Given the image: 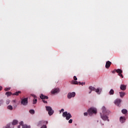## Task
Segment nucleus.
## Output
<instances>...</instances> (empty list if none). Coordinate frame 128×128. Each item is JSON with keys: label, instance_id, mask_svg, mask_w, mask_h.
I'll return each mask as SVG.
<instances>
[{"label": "nucleus", "instance_id": "obj_1", "mask_svg": "<svg viewBox=\"0 0 128 128\" xmlns=\"http://www.w3.org/2000/svg\"><path fill=\"white\" fill-rule=\"evenodd\" d=\"M102 110L103 115L102 113L100 114L102 120H108V122H110L108 117L106 116L110 114V111L108 110H106V107L104 106L102 108Z\"/></svg>", "mask_w": 128, "mask_h": 128}, {"label": "nucleus", "instance_id": "obj_2", "mask_svg": "<svg viewBox=\"0 0 128 128\" xmlns=\"http://www.w3.org/2000/svg\"><path fill=\"white\" fill-rule=\"evenodd\" d=\"M116 72H117V74H118L119 76H120L122 78H124V76L122 75V70L120 69H116L112 71V74H116Z\"/></svg>", "mask_w": 128, "mask_h": 128}, {"label": "nucleus", "instance_id": "obj_3", "mask_svg": "<svg viewBox=\"0 0 128 128\" xmlns=\"http://www.w3.org/2000/svg\"><path fill=\"white\" fill-rule=\"evenodd\" d=\"M63 118H66V119L67 120H68L70 118H72V114L70 112H64L62 113Z\"/></svg>", "mask_w": 128, "mask_h": 128}, {"label": "nucleus", "instance_id": "obj_4", "mask_svg": "<svg viewBox=\"0 0 128 128\" xmlns=\"http://www.w3.org/2000/svg\"><path fill=\"white\" fill-rule=\"evenodd\" d=\"M46 110L48 112V114L49 116H52V114H54V110H52V107L50 106H46Z\"/></svg>", "mask_w": 128, "mask_h": 128}, {"label": "nucleus", "instance_id": "obj_5", "mask_svg": "<svg viewBox=\"0 0 128 128\" xmlns=\"http://www.w3.org/2000/svg\"><path fill=\"white\" fill-rule=\"evenodd\" d=\"M90 116H92V114H96V108H91L88 110Z\"/></svg>", "mask_w": 128, "mask_h": 128}, {"label": "nucleus", "instance_id": "obj_6", "mask_svg": "<svg viewBox=\"0 0 128 128\" xmlns=\"http://www.w3.org/2000/svg\"><path fill=\"white\" fill-rule=\"evenodd\" d=\"M71 84H79V86H80V85L84 86V84H85V83L78 82V81H75L74 80H72L71 81Z\"/></svg>", "mask_w": 128, "mask_h": 128}, {"label": "nucleus", "instance_id": "obj_7", "mask_svg": "<svg viewBox=\"0 0 128 128\" xmlns=\"http://www.w3.org/2000/svg\"><path fill=\"white\" fill-rule=\"evenodd\" d=\"M28 98H24L22 100L21 104H23V106H26L28 104Z\"/></svg>", "mask_w": 128, "mask_h": 128}, {"label": "nucleus", "instance_id": "obj_8", "mask_svg": "<svg viewBox=\"0 0 128 128\" xmlns=\"http://www.w3.org/2000/svg\"><path fill=\"white\" fill-rule=\"evenodd\" d=\"M76 96V92H70L68 94V98H74Z\"/></svg>", "mask_w": 128, "mask_h": 128}, {"label": "nucleus", "instance_id": "obj_9", "mask_svg": "<svg viewBox=\"0 0 128 128\" xmlns=\"http://www.w3.org/2000/svg\"><path fill=\"white\" fill-rule=\"evenodd\" d=\"M52 94H58V92H60V88H56L53 89L52 90Z\"/></svg>", "mask_w": 128, "mask_h": 128}, {"label": "nucleus", "instance_id": "obj_10", "mask_svg": "<svg viewBox=\"0 0 128 128\" xmlns=\"http://www.w3.org/2000/svg\"><path fill=\"white\" fill-rule=\"evenodd\" d=\"M114 102L116 106H118L120 104V102H122V100L120 99H116Z\"/></svg>", "mask_w": 128, "mask_h": 128}, {"label": "nucleus", "instance_id": "obj_11", "mask_svg": "<svg viewBox=\"0 0 128 128\" xmlns=\"http://www.w3.org/2000/svg\"><path fill=\"white\" fill-rule=\"evenodd\" d=\"M48 121H44V120H41V121H40L38 122V126H40V125H42V124H48Z\"/></svg>", "mask_w": 128, "mask_h": 128}, {"label": "nucleus", "instance_id": "obj_12", "mask_svg": "<svg viewBox=\"0 0 128 128\" xmlns=\"http://www.w3.org/2000/svg\"><path fill=\"white\" fill-rule=\"evenodd\" d=\"M31 96H33V98H34L33 100V104H36V102H38V100H36V95L34 94H31Z\"/></svg>", "mask_w": 128, "mask_h": 128}, {"label": "nucleus", "instance_id": "obj_13", "mask_svg": "<svg viewBox=\"0 0 128 128\" xmlns=\"http://www.w3.org/2000/svg\"><path fill=\"white\" fill-rule=\"evenodd\" d=\"M110 64H112V62L110 61H107L106 64V68H110Z\"/></svg>", "mask_w": 128, "mask_h": 128}, {"label": "nucleus", "instance_id": "obj_14", "mask_svg": "<svg viewBox=\"0 0 128 128\" xmlns=\"http://www.w3.org/2000/svg\"><path fill=\"white\" fill-rule=\"evenodd\" d=\"M40 98H41V100H48V96H46L43 94H42L40 96Z\"/></svg>", "mask_w": 128, "mask_h": 128}, {"label": "nucleus", "instance_id": "obj_15", "mask_svg": "<svg viewBox=\"0 0 128 128\" xmlns=\"http://www.w3.org/2000/svg\"><path fill=\"white\" fill-rule=\"evenodd\" d=\"M120 89L122 90H126V86L124 84H121L120 86Z\"/></svg>", "mask_w": 128, "mask_h": 128}, {"label": "nucleus", "instance_id": "obj_16", "mask_svg": "<svg viewBox=\"0 0 128 128\" xmlns=\"http://www.w3.org/2000/svg\"><path fill=\"white\" fill-rule=\"evenodd\" d=\"M120 121L122 124H124L126 122V118L122 116L120 117Z\"/></svg>", "mask_w": 128, "mask_h": 128}, {"label": "nucleus", "instance_id": "obj_17", "mask_svg": "<svg viewBox=\"0 0 128 128\" xmlns=\"http://www.w3.org/2000/svg\"><path fill=\"white\" fill-rule=\"evenodd\" d=\"M119 94L120 97H121L122 98H124V96H126V92H120Z\"/></svg>", "mask_w": 128, "mask_h": 128}, {"label": "nucleus", "instance_id": "obj_18", "mask_svg": "<svg viewBox=\"0 0 128 128\" xmlns=\"http://www.w3.org/2000/svg\"><path fill=\"white\" fill-rule=\"evenodd\" d=\"M114 94V90L111 89L110 90V91L109 92V94H110V96H112V94Z\"/></svg>", "mask_w": 128, "mask_h": 128}, {"label": "nucleus", "instance_id": "obj_19", "mask_svg": "<svg viewBox=\"0 0 128 128\" xmlns=\"http://www.w3.org/2000/svg\"><path fill=\"white\" fill-rule=\"evenodd\" d=\"M122 114H128V110L126 109H123L122 110Z\"/></svg>", "mask_w": 128, "mask_h": 128}, {"label": "nucleus", "instance_id": "obj_20", "mask_svg": "<svg viewBox=\"0 0 128 128\" xmlns=\"http://www.w3.org/2000/svg\"><path fill=\"white\" fill-rule=\"evenodd\" d=\"M89 90H91V92H92V90H96V88L94 87H92V86H90L88 88Z\"/></svg>", "mask_w": 128, "mask_h": 128}, {"label": "nucleus", "instance_id": "obj_21", "mask_svg": "<svg viewBox=\"0 0 128 128\" xmlns=\"http://www.w3.org/2000/svg\"><path fill=\"white\" fill-rule=\"evenodd\" d=\"M22 92L20 91L16 92L15 93L13 94V96H18L19 94H21Z\"/></svg>", "mask_w": 128, "mask_h": 128}, {"label": "nucleus", "instance_id": "obj_22", "mask_svg": "<svg viewBox=\"0 0 128 128\" xmlns=\"http://www.w3.org/2000/svg\"><path fill=\"white\" fill-rule=\"evenodd\" d=\"M8 110H12V105H9L7 106Z\"/></svg>", "mask_w": 128, "mask_h": 128}, {"label": "nucleus", "instance_id": "obj_23", "mask_svg": "<svg viewBox=\"0 0 128 128\" xmlns=\"http://www.w3.org/2000/svg\"><path fill=\"white\" fill-rule=\"evenodd\" d=\"M18 122V120H13V122H12V124H13V126H16V124H17Z\"/></svg>", "mask_w": 128, "mask_h": 128}, {"label": "nucleus", "instance_id": "obj_24", "mask_svg": "<svg viewBox=\"0 0 128 128\" xmlns=\"http://www.w3.org/2000/svg\"><path fill=\"white\" fill-rule=\"evenodd\" d=\"M6 96H12V93L10 92H6Z\"/></svg>", "mask_w": 128, "mask_h": 128}, {"label": "nucleus", "instance_id": "obj_25", "mask_svg": "<svg viewBox=\"0 0 128 128\" xmlns=\"http://www.w3.org/2000/svg\"><path fill=\"white\" fill-rule=\"evenodd\" d=\"M29 112H30V114H34V110H30Z\"/></svg>", "mask_w": 128, "mask_h": 128}, {"label": "nucleus", "instance_id": "obj_26", "mask_svg": "<svg viewBox=\"0 0 128 128\" xmlns=\"http://www.w3.org/2000/svg\"><path fill=\"white\" fill-rule=\"evenodd\" d=\"M22 128H30V126H28V125H24L22 126Z\"/></svg>", "mask_w": 128, "mask_h": 128}, {"label": "nucleus", "instance_id": "obj_27", "mask_svg": "<svg viewBox=\"0 0 128 128\" xmlns=\"http://www.w3.org/2000/svg\"><path fill=\"white\" fill-rule=\"evenodd\" d=\"M96 92H97V94H100V89L99 88H97L96 90Z\"/></svg>", "mask_w": 128, "mask_h": 128}, {"label": "nucleus", "instance_id": "obj_28", "mask_svg": "<svg viewBox=\"0 0 128 128\" xmlns=\"http://www.w3.org/2000/svg\"><path fill=\"white\" fill-rule=\"evenodd\" d=\"M10 90V88H4V90L6 92H8V90Z\"/></svg>", "mask_w": 128, "mask_h": 128}, {"label": "nucleus", "instance_id": "obj_29", "mask_svg": "<svg viewBox=\"0 0 128 128\" xmlns=\"http://www.w3.org/2000/svg\"><path fill=\"white\" fill-rule=\"evenodd\" d=\"M12 102L13 104H16V100H12Z\"/></svg>", "mask_w": 128, "mask_h": 128}, {"label": "nucleus", "instance_id": "obj_30", "mask_svg": "<svg viewBox=\"0 0 128 128\" xmlns=\"http://www.w3.org/2000/svg\"><path fill=\"white\" fill-rule=\"evenodd\" d=\"M20 126H22V128L23 126H24V122H20Z\"/></svg>", "mask_w": 128, "mask_h": 128}, {"label": "nucleus", "instance_id": "obj_31", "mask_svg": "<svg viewBox=\"0 0 128 128\" xmlns=\"http://www.w3.org/2000/svg\"><path fill=\"white\" fill-rule=\"evenodd\" d=\"M10 102V100H6V104H8Z\"/></svg>", "mask_w": 128, "mask_h": 128}, {"label": "nucleus", "instance_id": "obj_32", "mask_svg": "<svg viewBox=\"0 0 128 128\" xmlns=\"http://www.w3.org/2000/svg\"><path fill=\"white\" fill-rule=\"evenodd\" d=\"M4 104V100H0V106Z\"/></svg>", "mask_w": 128, "mask_h": 128}, {"label": "nucleus", "instance_id": "obj_33", "mask_svg": "<svg viewBox=\"0 0 128 128\" xmlns=\"http://www.w3.org/2000/svg\"><path fill=\"white\" fill-rule=\"evenodd\" d=\"M68 123H69V124H72V119H70V120H68Z\"/></svg>", "mask_w": 128, "mask_h": 128}, {"label": "nucleus", "instance_id": "obj_34", "mask_svg": "<svg viewBox=\"0 0 128 128\" xmlns=\"http://www.w3.org/2000/svg\"><path fill=\"white\" fill-rule=\"evenodd\" d=\"M74 80H78V78H76V76H74Z\"/></svg>", "mask_w": 128, "mask_h": 128}, {"label": "nucleus", "instance_id": "obj_35", "mask_svg": "<svg viewBox=\"0 0 128 128\" xmlns=\"http://www.w3.org/2000/svg\"><path fill=\"white\" fill-rule=\"evenodd\" d=\"M13 106L15 108H16V106H17L16 103H14V104H13Z\"/></svg>", "mask_w": 128, "mask_h": 128}, {"label": "nucleus", "instance_id": "obj_36", "mask_svg": "<svg viewBox=\"0 0 128 128\" xmlns=\"http://www.w3.org/2000/svg\"><path fill=\"white\" fill-rule=\"evenodd\" d=\"M40 128H46V125H43Z\"/></svg>", "mask_w": 128, "mask_h": 128}, {"label": "nucleus", "instance_id": "obj_37", "mask_svg": "<svg viewBox=\"0 0 128 128\" xmlns=\"http://www.w3.org/2000/svg\"><path fill=\"white\" fill-rule=\"evenodd\" d=\"M42 102H44V104H48V102H46L44 100H42Z\"/></svg>", "mask_w": 128, "mask_h": 128}, {"label": "nucleus", "instance_id": "obj_38", "mask_svg": "<svg viewBox=\"0 0 128 128\" xmlns=\"http://www.w3.org/2000/svg\"><path fill=\"white\" fill-rule=\"evenodd\" d=\"M64 108L61 109V110H60V114L61 112H64Z\"/></svg>", "mask_w": 128, "mask_h": 128}, {"label": "nucleus", "instance_id": "obj_39", "mask_svg": "<svg viewBox=\"0 0 128 128\" xmlns=\"http://www.w3.org/2000/svg\"><path fill=\"white\" fill-rule=\"evenodd\" d=\"M84 116H88V112H84Z\"/></svg>", "mask_w": 128, "mask_h": 128}, {"label": "nucleus", "instance_id": "obj_40", "mask_svg": "<svg viewBox=\"0 0 128 128\" xmlns=\"http://www.w3.org/2000/svg\"><path fill=\"white\" fill-rule=\"evenodd\" d=\"M2 90V86H0V92Z\"/></svg>", "mask_w": 128, "mask_h": 128}, {"label": "nucleus", "instance_id": "obj_41", "mask_svg": "<svg viewBox=\"0 0 128 128\" xmlns=\"http://www.w3.org/2000/svg\"><path fill=\"white\" fill-rule=\"evenodd\" d=\"M91 93H92V90H90L88 94H91Z\"/></svg>", "mask_w": 128, "mask_h": 128}, {"label": "nucleus", "instance_id": "obj_42", "mask_svg": "<svg viewBox=\"0 0 128 128\" xmlns=\"http://www.w3.org/2000/svg\"><path fill=\"white\" fill-rule=\"evenodd\" d=\"M20 126H21L20 125V126H18V128H20Z\"/></svg>", "mask_w": 128, "mask_h": 128}]
</instances>
